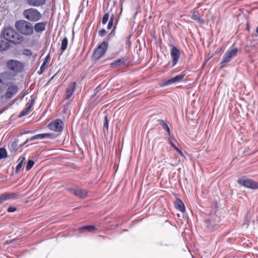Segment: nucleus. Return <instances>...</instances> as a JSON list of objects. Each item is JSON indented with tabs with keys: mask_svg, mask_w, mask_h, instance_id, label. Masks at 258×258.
<instances>
[{
	"mask_svg": "<svg viewBox=\"0 0 258 258\" xmlns=\"http://www.w3.org/2000/svg\"><path fill=\"white\" fill-rule=\"evenodd\" d=\"M2 35L5 40L16 45L21 44L24 39L23 36L11 27L5 28L3 31Z\"/></svg>",
	"mask_w": 258,
	"mask_h": 258,
	"instance_id": "obj_1",
	"label": "nucleus"
},
{
	"mask_svg": "<svg viewBox=\"0 0 258 258\" xmlns=\"http://www.w3.org/2000/svg\"><path fill=\"white\" fill-rule=\"evenodd\" d=\"M15 27L21 35L30 36L33 34V25L29 21L24 20H18L15 22Z\"/></svg>",
	"mask_w": 258,
	"mask_h": 258,
	"instance_id": "obj_2",
	"label": "nucleus"
},
{
	"mask_svg": "<svg viewBox=\"0 0 258 258\" xmlns=\"http://www.w3.org/2000/svg\"><path fill=\"white\" fill-rule=\"evenodd\" d=\"M23 15L27 20L31 22H37L41 18V13L33 8L25 10L23 12Z\"/></svg>",
	"mask_w": 258,
	"mask_h": 258,
	"instance_id": "obj_3",
	"label": "nucleus"
},
{
	"mask_svg": "<svg viewBox=\"0 0 258 258\" xmlns=\"http://www.w3.org/2000/svg\"><path fill=\"white\" fill-rule=\"evenodd\" d=\"M108 46V43L106 41H103L94 50L92 58L94 60H97L99 59L106 52Z\"/></svg>",
	"mask_w": 258,
	"mask_h": 258,
	"instance_id": "obj_4",
	"label": "nucleus"
},
{
	"mask_svg": "<svg viewBox=\"0 0 258 258\" xmlns=\"http://www.w3.org/2000/svg\"><path fill=\"white\" fill-rule=\"evenodd\" d=\"M238 183L243 186L251 189H258V182L243 176L237 180Z\"/></svg>",
	"mask_w": 258,
	"mask_h": 258,
	"instance_id": "obj_5",
	"label": "nucleus"
},
{
	"mask_svg": "<svg viewBox=\"0 0 258 258\" xmlns=\"http://www.w3.org/2000/svg\"><path fill=\"white\" fill-rule=\"evenodd\" d=\"M238 49L234 48L231 50H228L224 55L222 60L220 62L221 68H224L227 63L230 62L232 59L237 55Z\"/></svg>",
	"mask_w": 258,
	"mask_h": 258,
	"instance_id": "obj_6",
	"label": "nucleus"
},
{
	"mask_svg": "<svg viewBox=\"0 0 258 258\" xmlns=\"http://www.w3.org/2000/svg\"><path fill=\"white\" fill-rule=\"evenodd\" d=\"M219 218L216 215L213 214L208 216L205 220L207 227L210 230H214L218 228Z\"/></svg>",
	"mask_w": 258,
	"mask_h": 258,
	"instance_id": "obj_7",
	"label": "nucleus"
},
{
	"mask_svg": "<svg viewBox=\"0 0 258 258\" xmlns=\"http://www.w3.org/2000/svg\"><path fill=\"white\" fill-rule=\"evenodd\" d=\"M64 126L63 122L60 119L52 121L48 125V127L54 132L61 133Z\"/></svg>",
	"mask_w": 258,
	"mask_h": 258,
	"instance_id": "obj_8",
	"label": "nucleus"
},
{
	"mask_svg": "<svg viewBox=\"0 0 258 258\" xmlns=\"http://www.w3.org/2000/svg\"><path fill=\"white\" fill-rule=\"evenodd\" d=\"M7 64L10 70L16 72H21L23 68L22 63L16 60L11 59L7 62Z\"/></svg>",
	"mask_w": 258,
	"mask_h": 258,
	"instance_id": "obj_9",
	"label": "nucleus"
},
{
	"mask_svg": "<svg viewBox=\"0 0 258 258\" xmlns=\"http://www.w3.org/2000/svg\"><path fill=\"white\" fill-rule=\"evenodd\" d=\"M185 74L184 72H182L178 75L174 77L163 83L162 86H167L173 84H175L178 82H180L183 78L185 77Z\"/></svg>",
	"mask_w": 258,
	"mask_h": 258,
	"instance_id": "obj_10",
	"label": "nucleus"
},
{
	"mask_svg": "<svg viewBox=\"0 0 258 258\" xmlns=\"http://www.w3.org/2000/svg\"><path fill=\"white\" fill-rule=\"evenodd\" d=\"M68 190L71 193L81 199H84L87 196V191L86 189H82L79 187L68 188Z\"/></svg>",
	"mask_w": 258,
	"mask_h": 258,
	"instance_id": "obj_11",
	"label": "nucleus"
},
{
	"mask_svg": "<svg viewBox=\"0 0 258 258\" xmlns=\"http://www.w3.org/2000/svg\"><path fill=\"white\" fill-rule=\"evenodd\" d=\"M171 56L172 58V67L176 65L180 57V51L176 47L173 46L171 51Z\"/></svg>",
	"mask_w": 258,
	"mask_h": 258,
	"instance_id": "obj_12",
	"label": "nucleus"
},
{
	"mask_svg": "<svg viewBox=\"0 0 258 258\" xmlns=\"http://www.w3.org/2000/svg\"><path fill=\"white\" fill-rule=\"evenodd\" d=\"M18 91V87L15 85L9 86L5 93V97L7 99H10Z\"/></svg>",
	"mask_w": 258,
	"mask_h": 258,
	"instance_id": "obj_13",
	"label": "nucleus"
},
{
	"mask_svg": "<svg viewBox=\"0 0 258 258\" xmlns=\"http://www.w3.org/2000/svg\"><path fill=\"white\" fill-rule=\"evenodd\" d=\"M56 137V136L53 133H44L39 134L32 136L30 140L33 141L35 140H41L44 138H48L50 139H54Z\"/></svg>",
	"mask_w": 258,
	"mask_h": 258,
	"instance_id": "obj_14",
	"label": "nucleus"
},
{
	"mask_svg": "<svg viewBox=\"0 0 258 258\" xmlns=\"http://www.w3.org/2000/svg\"><path fill=\"white\" fill-rule=\"evenodd\" d=\"M127 59L125 57H121L116 60H115L110 63V67L112 69H117L124 64Z\"/></svg>",
	"mask_w": 258,
	"mask_h": 258,
	"instance_id": "obj_15",
	"label": "nucleus"
},
{
	"mask_svg": "<svg viewBox=\"0 0 258 258\" xmlns=\"http://www.w3.org/2000/svg\"><path fill=\"white\" fill-rule=\"evenodd\" d=\"M76 87V83L75 82L72 83L68 88L66 91V100H69L74 94Z\"/></svg>",
	"mask_w": 258,
	"mask_h": 258,
	"instance_id": "obj_16",
	"label": "nucleus"
},
{
	"mask_svg": "<svg viewBox=\"0 0 258 258\" xmlns=\"http://www.w3.org/2000/svg\"><path fill=\"white\" fill-rule=\"evenodd\" d=\"M45 22H39L36 23L33 26V31H35L36 33H42L45 30L46 28Z\"/></svg>",
	"mask_w": 258,
	"mask_h": 258,
	"instance_id": "obj_17",
	"label": "nucleus"
},
{
	"mask_svg": "<svg viewBox=\"0 0 258 258\" xmlns=\"http://www.w3.org/2000/svg\"><path fill=\"white\" fill-rule=\"evenodd\" d=\"M3 195L5 201L16 199L19 197V194L16 192H5Z\"/></svg>",
	"mask_w": 258,
	"mask_h": 258,
	"instance_id": "obj_18",
	"label": "nucleus"
},
{
	"mask_svg": "<svg viewBox=\"0 0 258 258\" xmlns=\"http://www.w3.org/2000/svg\"><path fill=\"white\" fill-rule=\"evenodd\" d=\"M34 103V100H31V102L29 104L28 106L24 109H23L20 113L19 114V117H22L27 115L30 111L31 110L32 107L33 106Z\"/></svg>",
	"mask_w": 258,
	"mask_h": 258,
	"instance_id": "obj_19",
	"label": "nucleus"
},
{
	"mask_svg": "<svg viewBox=\"0 0 258 258\" xmlns=\"http://www.w3.org/2000/svg\"><path fill=\"white\" fill-rule=\"evenodd\" d=\"M175 207L181 212H184L185 210L183 203L180 200H178L175 202Z\"/></svg>",
	"mask_w": 258,
	"mask_h": 258,
	"instance_id": "obj_20",
	"label": "nucleus"
},
{
	"mask_svg": "<svg viewBox=\"0 0 258 258\" xmlns=\"http://www.w3.org/2000/svg\"><path fill=\"white\" fill-rule=\"evenodd\" d=\"M68 44V39L67 37H65L61 41V51L60 53V55L62 54L64 51L67 49V46Z\"/></svg>",
	"mask_w": 258,
	"mask_h": 258,
	"instance_id": "obj_21",
	"label": "nucleus"
},
{
	"mask_svg": "<svg viewBox=\"0 0 258 258\" xmlns=\"http://www.w3.org/2000/svg\"><path fill=\"white\" fill-rule=\"evenodd\" d=\"M191 18L192 20L198 21L201 24H203L204 23V20L200 18L199 15V13L197 11H195L192 13L191 16Z\"/></svg>",
	"mask_w": 258,
	"mask_h": 258,
	"instance_id": "obj_22",
	"label": "nucleus"
},
{
	"mask_svg": "<svg viewBox=\"0 0 258 258\" xmlns=\"http://www.w3.org/2000/svg\"><path fill=\"white\" fill-rule=\"evenodd\" d=\"M10 47L9 42L2 40L0 42V51H4L7 50Z\"/></svg>",
	"mask_w": 258,
	"mask_h": 258,
	"instance_id": "obj_23",
	"label": "nucleus"
},
{
	"mask_svg": "<svg viewBox=\"0 0 258 258\" xmlns=\"http://www.w3.org/2000/svg\"><path fill=\"white\" fill-rule=\"evenodd\" d=\"M25 160V158L24 157L21 156L19 158L18 160V163L16 167V172L17 173L19 172L20 171Z\"/></svg>",
	"mask_w": 258,
	"mask_h": 258,
	"instance_id": "obj_24",
	"label": "nucleus"
},
{
	"mask_svg": "<svg viewBox=\"0 0 258 258\" xmlns=\"http://www.w3.org/2000/svg\"><path fill=\"white\" fill-rule=\"evenodd\" d=\"M95 229V227L93 225L85 226L79 228L80 231H87L88 232H91Z\"/></svg>",
	"mask_w": 258,
	"mask_h": 258,
	"instance_id": "obj_25",
	"label": "nucleus"
},
{
	"mask_svg": "<svg viewBox=\"0 0 258 258\" xmlns=\"http://www.w3.org/2000/svg\"><path fill=\"white\" fill-rule=\"evenodd\" d=\"M30 6H39L45 4V1H27Z\"/></svg>",
	"mask_w": 258,
	"mask_h": 258,
	"instance_id": "obj_26",
	"label": "nucleus"
},
{
	"mask_svg": "<svg viewBox=\"0 0 258 258\" xmlns=\"http://www.w3.org/2000/svg\"><path fill=\"white\" fill-rule=\"evenodd\" d=\"M50 59V57L49 56V54H47L46 55V56L45 57L44 60L41 66V70H45L46 69V68H47L46 64L48 63V62L49 61Z\"/></svg>",
	"mask_w": 258,
	"mask_h": 258,
	"instance_id": "obj_27",
	"label": "nucleus"
},
{
	"mask_svg": "<svg viewBox=\"0 0 258 258\" xmlns=\"http://www.w3.org/2000/svg\"><path fill=\"white\" fill-rule=\"evenodd\" d=\"M108 124H109V123H108L107 116L105 115V116L104 117V123H103V130H104V132H105L106 131L107 132H108V126H109Z\"/></svg>",
	"mask_w": 258,
	"mask_h": 258,
	"instance_id": "obj_28",
	"label": "nucleus"
},
{
	"mask_svg": "<svg viewBox=\"0 0 258 258\" xmlns=\"http://www.w3.org/2000/svg\"><path fill=\"white\" fill-rule=\"evenodd\" d=\"M7 157V152L4 148H0V159L6 158Z\"/></svg>",
	"mask_w": 258,
	"mask_h": 258,
	"instance_id": "obj_29",
	"label": "nucleus"
},
{
	"mask_svg": "<svg viewBox=\"0 0 258 258\" xmlns=\"http://www.w3.org/2000/svg\"><path fill=\"white\" fill-rule=\"evenodd\" d=\"M115 35V30L113 29L112 30L110 33H109L106 38L105 39V40L104 41H106L107 43L110 40L111 38H112Z\"/></svg>",
	"mask_w": 258,
	"mask_h": 258,
	"instance_id": "obj_30",
	"label": "nucleus"
},
{
	"mask_svg": "<svg viewBox=\"0 0 258 258\" xmlns=\"http://www.w3.org/2000/svg\"><path fill=\"white\" fill-rule=\"evenodd\" d=\"M34 164V162L32 160H29L26 166V170L28 171L31 169Z\"/></svg>",
	"mask_w": 258,
	"mask_h": 258,
	"instance_id": "obj_31",
	"label": "nucleus"
},
{
	"mask_svg": "<svg viewBox=\"0 0 258 258\" xmlns=\"http://www.w3.org/2000/svg\"><path fill=\"white\" fill-rule=\"evenodd\" d=\"M113 20H114V15H112L111 16V17H110V19H109V22H108V23L107 25V29H111L112 25H113Z\"/></svg>",
	"mask_w": 258,
	"mask_h": 258,
	"instance_id": "obj_32",
	"label": "nucleus"
},
{
	"mask_svg": "<svg viewBox=\"0 0 258 258\" xmlns=\"http://www.w3.org/2000/svg\"><path fill=\"white\" fill-rule=\"evenodd\" d=\"M22 53H23V54H24L26 56H29L32 55V52L30 49H28L27 48H25L23 49Z\"/></svg>",
	"mask_w": 258,
	"mask_h": 258,
	"instance_id": "obj_33",
	"label": "nucleus"
},
{
	"mask_svg": "<svg viewBox=\"0 0 258 258\" xmlns=\"http://www.w3.org/2000/svg\"><path fill=\"white\" fill-rule=\"evenodd\" d=\"M109 14L108 13H105L103 18H102V23L103 24H105L107 21L108 20V19H109Z\"/></svg>",
	"mask_w": 258,
	"mask_h": 258,
	"instance_id": "obj_34",
	"label": "nucleus"
},
{
	"mask_svg": "<svg viewBox=\"0 0 258 258\" xmlns=\"http://www.w3.org/2000/svg\"><path fill=\"white\" fill-rule=\"evenodd\" d=\"M163 129L167 133L168 136H170V130L167 123H164L162 126Z\"/></svg>",
	"mask_w": 258,
	"mask_h": 258,
	"instance_id": "obj_35",
	"label": "nucleus"
},
{
	"mask_svg": "<svg viewBox=\"0 0 258 258\" xmlns=\"http://www.w3.org/2000/svg\"><path fill=\"white\" fill-rule=\"evenodd\" d=\"M106 34V32L105 29H102L98 32V34L100 37L104 36Z\"/></svg>",
	"mask_w": 258,
	"mask_h": 258,
	"instance_id": "obj_36",
	"label": "nucleus"
},
{
	"mask_svg": "<svg viewBox=\"0 0 258 258\" xmlns=\"http://www.w3.org/2000/svg\"><path fill=\"white\" fill-rule=\"evenodd\" d=\"M16 211V208L13 206L9 207L7 209V211L9 213L14 212Z\"/></svg>",
	"mask_w": 258,
	"mask_h": 258,
	"instance_id": "obj_37",
	"label": "nucleus"
},
{
	"mask_svg": "<svg viewBox=\"0 0 258 258\" xmlns=\"http://www.w3.org/2000/svg\"><path fill=\"white\" fill-rule=\"evenodd\" d=\"M11 147L14 149L15 150H16V148L17 147V142H13L11 144Z\"/></svg>",
	"mask_w": 258,
	"mask_h": 258,
	"instance_id": "obj_38",
	"label": "nucleus"
},
{
	"mask_svg": "<svg viewBox=\"0 0 258 258\" xmlns=\"http://www.w3.org/2000/svg\"><path fill=\"white\" fill-rule=\"evenodd\" d=\"M3 194L0 195V204L5 202Z\"/></svg>",
	"mask_w": 258,
	"mask_h": 258,
	"instance_id": "obj_39",
	"label": "nucleus"
},
{
	"mask_svg": "<svg viewBox=\"0 0 258 258\" xmlns=\"http://www.w3.org/2000/svg\"><path fill=\"white\" fill-rule=\"evenodd\" d=\"M157 121H158L159 122H160V123H161V125H162V126H163V124L164 123H166L164 121V120H162V119H158V120H157Z\"/></svg>",
	"mask_w": 258,
	"mask_h": 258,
	"instance_id": "obj_40",
	"label": "nucleus"
},
{
	"mask_svg": "<svg viewBox=\"0 0 258 258\" xmlns=\"http://www.w3.org/2000/svg\"><path fill=\"white\" fill-rule=\"evenodd\" d=\"M45 70H41V67H40V71L38 72L39 75L41 74Z\"/></svg>",
	"mask_w": 258,
	"mask_h": 258,
	"instance_id": "obj_41",
	"label": "nucleus"
},
{
	"mask_svg": "<svg viewBox=\"0 0 258 258\" xmlns=\"http://www.w3.org/2000/svg\"><path fill=\"white\" fill-rule=\"evenodd\" d=\"M57 73H56L55 75H53V76L50 78V80H49V82H50L51 80H52L54 78V77L57 75Z\"/></svg>",
	"mask_w": 258,
	"mask_h": 258,
	"instance_id": "obj_42",
	"label": "nucleus"
},
{
	"mask_svg": "<svg viewBox=\"0 0 258 258\" xmlns=\"http://www.w3.org/2000/svg\"><path fill=\"white\" fill-rule=\"evenodd\" d=\"M177 152L182 156H183V154L182 153V152L180 150H179Z\"/></svg>",
	"mask_w": 258,
	"mask_h": 258,
	"instance_id": "obj_43",
	"label": "nucleus"
},
{
	"mask_svg": "<svg viewBox=\"0 0 258 258\" xmlns=\"http://www.w3.org/2000/svg\"><path fill=\"white\" fill-rule=\"evenodd\" d=\"M170 145H171L172 147H173V148H174V147H175V146H176V145H175V144H174V143H173V142H170Z\"/></svg>",
	"mask_w": 258,
	"mask_h": 258,
	"instance_id": "obj_44",
	"label": "nucleus"
},
{
	"mask_svg": "<svg viewBox=\"0 0 258 258\" xmlns=\"http://www.w3.org/2000/svg\"><path fill=\"white\" fill-rule=\"evenodd\" d=\"M174 149L177 152L179 149L176 147H174Z\"/></svg>",
	"mask_w": 258,
	"mask_h": 258,
	"instance_id": "obj_45",
	"label": "nucleus"
},
{
	"mask_svg": "<svg viewBox=\"0 0 258 258\" xmlns=\"http://www.w3.org/2000/svg\"><path fill=\"white\" fill-rule=\"evenodd\" d=\"M174 149L177 152L179 149L176 147H174Z\"/></svg>",
	"mask_w": 258,
	"mask_h": 258,
	"instance_id": "obj_46",
	"label": "nucleus"
},
{
	"mask_svg": "<svg viewBox=\"0 0 258 258\" xmlns=\"http://www.w3.org/2000/svg\"><path fill=\"white\" fill-rule=\"evenodd\" d=\"M256 32L257 33H258V27L256 28Z\"/></svg>",
	"mask_w": 258,
	"mask_h": 258,
	"instance_id": "obj_47",
	"label": "nucleus"
},
{
	"mask_svg": "<svg viewBox=\"0 0 258 258\" xmlns=\"http://www.w3.org/2000/svg\"><path fill=\"white\" fill-rule=\"evenodd\" d=\"M26 94V93H24L23 97Z\"/></svg>",
	"mask_w": 258,
	"mask_h": 258,
	"instance_id": "obj_48",
	"label": "nucleus"
},
{
	"mask_svg": "<svg viewBox=\"0 0 258 258\" xmlns=\"http://www.w3.org/2000/svg\"><path fill=\"white\" fill-rule=\"evenodd\" d=\"M0 83H2V80L0 79Z\"/></svg>",
	"mask_w": 258,
	"mask_h": 258,
	"instance_id": "obj_49",
	"label": "nucleus"
},
{
	"mask_svg": "<svg viewBox=\"0 0 258 258\" xmlns=\"http://www.w3.org/2000/svg\"><path fill=\"white\" fill-rule=\"evenodd\" d=\"M1 58H2V56H1V55H0V59H1Z\"/></svg>",
	"mask_w": 258,
	"mask_h": 258,
	"instance_id": "obj_50",
	"label": "nucleus"
}]
</instances>
